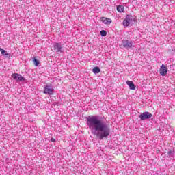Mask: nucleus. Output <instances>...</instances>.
<instances>
[{
	"mask_svg": "<svg viewBox=\"0 0 175 175\" xmlns=\"http://www.w3.org/2000/svg\"><path fill=\"white\" fill-rule=\"evenodd\" d=\"M87 125L92 135L100 140H103L110 135V127L100 120L98 116H90L87 118Z\"/></svg>",
	"mask_w": 175,
	"mask_h": 175,
	"instance_id": "f257e3e1",
	"label": "nucleus"
},
{
	"mask_svg": "<svg viewBox=\"0 0 175 175\" xmlns=\"http://www.w3.org/2000/svg\"><path fill=\"white\" fill-rule=\"evenodd\" d=\"M136 23V19L132 15H126L125 19L123 21V27H129L133 25Z\"/></svg>",
	"mask_w": 175,
	"mask_h": 175,
	"instance_id": "f03ea898",
	"label": "nucleus"
},
{
	"mask_svg": "<svg viewBox=\"0 0 175 175\" xmlns=\"http://www.w3.org/2000/svg\"><path fill=\"white\" fill-rule=\"evenodd\" d=\"M152 117V114L150 112H144L139 115V118L142 121H146V120H150Z\"/></svg>",
	"mask_w": 175,
	"mask_h": 175,
	"instance_id": "7ed1b4c3",
	"label": "nucleus"
},
{
	"mask_svg": "<svg viewBox=\"0 0 175 175\" xmlns=\"http://www.w3.org/2000/svg\"><path fill=\"white\" fill-rule=\"evenodd\" d=\"M44 90V94H48V95H53L54 94V88L51 85H45Z\"/></svg>",
	"mask_w": 175,
	"mask_h": 175,
	"instance_id": "20e7f679",
	"label": "nucleus"
},
{
	"mask_svg": "<svg viewBox=\"0 0 175 175\" xmlns=\"http://www.w3.org/2000/svg\"><path fill=\"white\" fill-rule=\"evenodd\" d=\"M122 44H123V47H124V49H132V47H135V45H133L132 44V42L128 40H122Z\"/></svg>",
	"mask_w": 175,
	"mask_h": 175,
	"instance_id": "39448f33",
	"label": "nucleus"
},
{
	"mask_svg": "<svg viewBox=\"0 0 175 175\" xmlns=\"http://www.w3.org/2000/svg\"><path fill=\"white\" fill-rule=\"evenodd\" d=\"M53 49L55 51H57V53H64V51L62 50V45L59 43H55L53 44Z\"/></svg>",
	"mask_w": 175,
	"mask_h": 175,
	"instance_id": "423d86ee",
	"label": "nucleus"
},
{
	"mask_svg": "<svg viewBox=\"0 0 175 175\" xmlns=\"http://www.w3.org/2000/svg\"><path fill=\"white\" fill-rule=\"evenodd\" d=\"M12 77L17 81H25V78L23 77L20 74L14 73L12 75Z\"/></svg>",
	"mask_w": 175,
	"mask_h": 175,
	"instance_id": "0eeeda50",
	"label": "nucleus"
},
{
	"mask_svg": "<svg viewBox=\"0 0 175 175\" xmlns=\"http://www.w3.org/2000/svg\"><path fill=\"white\" fill-rule=\"evenodd\" d=\"M159 72L161 76H165V75H167V67H166V66H165L164 64H162L160 68Z\"/></svg>",
	"mask_w": 175,
	"mask_h": 175,
	"instance_id": "6e6552de",
	"label": "nucleus"
},
{
	"mask_svg": "<svg viewBox=\"0 0 175 175\" xmlns=\"http://www.w3.org/2000/svg\"><path fill=\"white\" fill-rule=\"evenodd\" d=\"M101 21L102 23H103V24H106L107 25L111 24V23L113 22V21L111 18L106 17L101 18Z\"/></svg>",
	"mask_w": 175,
	"mask_h": 175,
	"instance_id": "1a4fd4ad",
	"label": "nucleus"
},
{
	"mask_svg": "<svg viewBox=\"0 0 175 175\" xmlns=\"http://www.w3.org/2000/svg\"><path fill=\"white\" fill-rule=\"evenodd\" d=\"M126 84L129 85L130 90H136V86L133 83V81H126Z\"/></svg>",
	"mask_w": 175,
	"mask_h": 175,
	"instance_id": "9d476101",
	"label": "nucleus"
},
{
	"mask_svg": "<svg viewBox=\"0 0 175 175\" xmlns=\"http://www.w3.org/2000/svg\"><path fill=\"white\" fill-rule=\"evenodd\" d=\"M93 73L96 75L97 73H100V68L99 67H94L92 70Z\"/></svg>",
	"mask_w": 175,
	"mask_h": 175,
	"instance_id": "9b49d317",
	"label": "nucleus"
},
{
	"mask_svg": "<svg viewBox=\"0 0 175 175\" xmlns=\"http://www.w3.org/2000/svg\"><path fill=\"white\" fill-rule=\"evenodd\" d=\"M117 10L119 13H123L124 12V5H118L117 7Z\"/></svg>",
	"mask_w": 175,
	"mask_h": 175,
	"instance_id": "f8f14e48",
	"label": "nucleus"
},
{
	"mask_svg": "<svg viewBox=\"0 0 175 175\" xmlns=\"http://www.w3.org/2000/svg\"><path fill=\"white\" fill-rule=\"evenodd\" d=\"M0 51L2 54V55H5V57L9 55V53H7V51L2 48H0Z\"/></svg>",
	"mask_w": 175,
	"mask_h": 175,
	"instance_id": "ddd939ff",
	"label": "nucleus"
},
{
	"mask_svg": "<svg viewBox=\"0 0 175 175\" xmlns=\"http://www.w3.org/2000/svg\"><path fill=\"white\" fill-rule=\"evenodd\" d=\"M100 35H101V36H106V35H107V32L105 30H101L100 31Z\"/></svg>",
	"mask_w": 175,
	"mask_h": 175,
	"instance_id": "4468645a",
	"label": "nucleus"
},
{
	"mask_svg": "<svg viewBox=\"0 0 175 175\" xmlns=\"http://www.w3.org/2000/svg\"><path fill=\"white\" fill-rule=\"evenodd\" d=\"M33 62L36 66H38L39 65V61L36 58L33 59Z\"/></svg>",
	"mask_w": 175,
	"mask_h": 175,
	"instance_id": "2eb2a0df",
	"label": "nucleus"
},
{
	"mask_svg": "<svg viewBox=\"0 0 175 175\" xmlns=\"http://www.w3.org/2000/svg\"><path fill=\"white\" fill-rule=\"evenodd\" d=\"M51 142H55V139H54V138H51Z\"/></svg>",
	"mask_w": 175,
	"mask_h": 175,
	"instance_id": "dca6fc26",
	"label": "nucleus"
}]
</instances>
